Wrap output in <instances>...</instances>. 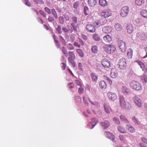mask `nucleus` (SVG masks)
I'll return each mask as SVG.
<instances>
[{
	"label": "nucleus",
	"mask_w": 147,
	"mask_h": 147,
	"mask_svg": "<svg viewBox=\"0 0 147 147\" xmlns=\"http://www.w3.org/2000/svg\"><path fill=\"white\" fill-rule=\"evenodd\" d=\"M71 19L73 20V22L71 24V25L75 31H77V28L75 25V24L77 23V18L74 16H73L72 17Z\"/></svg>",
	"instance_id": "obj_15"
},
{
	"label": "nucleus",
	"mask_w": 147,
	"mask_h": 147,
	"mask_svg": "<svg viewBox=\"0 0 147 147\" xmlns=\"http://www.w3.org/2000/svg\"><path fill=\"white\" fill-rule=\"evenodd\" d=\"M114 27L115 29L117 31H121L122 30L121 25L118 23H115Z\"/></svg>",
	"instance_id": "obj_31"
},
{
	"label": "nucleus",
	"mask_w": 147,
	"mask_h": 147,
	"mask_svg": "<svg viewBox=\"0 0 147 147\" xmlns=\"http://www.w3.org/2000/svg\"><path fill=\"white\" fill-rule=\"evenodd\" d=\"M84 14L86 15H88L89 12L88 7L86 6H84Z\"/></svg>",
	"instance_id": "obj_47"
},
{
	"label": "nucleus",
	"mask_w": 147,
	"mask_h": 147,
	"mask_svg": "<svg viewBox=\"0 0 147 147\" xmlns=\"http://www.w3.org/2000/svg\"><path fill=\"white\" fill-rule=\"evenodd\" d=\"M39 12L44 17H46V14L45 13V12L42 10H40Z\"/></svg>",
	"instance_id": "obj_61"
},
{
	"label": "nucleus",
	"mask_w": 147,
	"mask_h": 147,
	"mask_svg": "<svg viewBox=\"0 0 147 147\" xmlns=\"http://www.w3.org/2000/svg\"><path fill=\"white\" fill-rule=\"evenodd\" d=\"M89 4L92 7L94 6L96 4V0H88Z\"/></svg>",
	"instance_id": "obj_33"
},
{
	"label": "nucleus",
	"mask_w": 147,
	"mask_h": 147,
	"mask_svg": "<svg viewBox=\"0 0 147 147\" xmlns=\"http://www.w3.org/2000/svg\"><path fill=\"white\" fill-rule=\"evenodd\" d=\"M120 118L121 120L126 123H128V121L126 117L123 115H121L120 116Z\"/></svg>",
	"instance_id": "obj_39"
},
{
	"label": "nucleus",
	"mask_w": 147,
	"mask_h": 147,
	"mask_svg": "<svg viewBox=\"0 0 147 147\" xmlns=\"http://www.w3.org/2000/svg\"><path fill=\"white\" fill-rule=\"evenodd\" d=\"M133 55V50L131 49H129L127 51V56L129 59H131Z\"/></svg>",
	"instance_id": "obj_32"
},
{
	"label": "nucleus",
	"mask_w": 147,
	"mask_h": 147,
	"mask_svg": "<svg viewBox=\"0 0 147 147\" xmlns=\"http://www.w3.org/2000/svg\"><path fill=\"white\" fill-rule=\"evenodd\" d=\"M134 102L138 107H141L142 106V100L138 96H135L133 98Z\"/></svg>",
	"instance_id": "obj_6"
},
{
	"label": "nucleus",
	"mask_w": 147,
	"mask_h": 147,
	"mask_svg": "<svg viewBox=\"0 0 147 147\" xmlns=\"http://www.w3.org/2000/svg\"><path fill=\"white\" fill-rule=\"evenodd\" d=\"M84 88L82 87H80L78 89V92L80 93H81L84 90Z\"/></svg>",
	"instance_id": "obj_62"
},
{
	"label": "nucleus",
	"mask_w": 147,
	"mask_h": 147,
	"mask_svg": "<svg viewBox=\"0 0 147 147\" xmlns=\"http://www.w3.org/2000/svg\"><path fill=\"white\" fill-rule=\"evenodd\" d=\"M76 84L80 86H82V84L81 83V82L78 80H76Z\"/></svg>",
	"instance_id": "obj_63"
},
{
	"label": "nucleus",
	"mask_w": 147,
	"mask_h": 147,
	"mask_svg": "<svg viewBox=\"0 0 147 147\" xmlns=\"http://www.w3.org/2000/svg\"><path fill=\"white\" fill-rule=\"evenodd\" d=\"M135 62L137 63L140 66L141 68L142 69V70L143 71H144L145 65L144 63H143L141 61L139 60L136 61Z\"/></svg>",
	"instance_id": "obj_29"
},
{
	"label": "nucleus",
	"mask_w": 147,
	"mask_h": 147,
	"mask_svg": "<svg viewBox=\"0 0 147 147\" xmlns=\"http://www.w3.org/2000/svg\"><path fill=\"white\" fill-rule=\"evenodd\" d=\"M119 138L121 141H124L125 140V137L123 135H120L119 136Z\"/></svg>",
	"instance_id": "obj_54"
},
{
	"label": "nucleus",
	"mask_w": 147,
	"mask_h": 147,
	"mask_svg": "<svg viewBox=\"0 0 147 147\" xmlns=\"http://www.w3.org/2000/svg\"><path fill=\"white\" fill-rule=\"evenodd\" d=\"M104 107L105 112L107 113H109L111 109L109 107V104L108 103H105L104 105Z\"/></svg>",
	"instance_id": "obj_24"
},
{
	"label": "nucleus",
	"mask_w": 147,
	"mask_h": 147,
	"mask_svg": "<svg viewBox=\"0 0 147 147\" xmlns=\"http://www.w3.org/2000/svg\"><path fill=\"white\" fill-rule=\"evenodd\" d=\"M97 122L98 121L96 119H92L91 120V122L89 123L87 126L89 128L92 129L95 126Z\"/></svg>",
	"instance_id": "obj_12"
},
{
	"label": "nucleus",
	"mask_w": 147,
	"mask_h": 147,
	"mask_svg": "<svg viewBox=\"0 0 147 147\" xmlns=\"http://www.w3.org/2000/svg\"><path fill=\"white\" fill-rule=\"evenodd\" d=\"M61 68L63 70H64L65 69L66 66V64L64 63H61Z\"/></svg>",
	"instance_id": "obj_58"
},
{
	"label": "nucleus",
	"mask_w": 147,
	"mask_h": 147,
	"mask_svg": "<svg viewBox=\"0 0 147 147\" xmlns=\"http://www.w3.org/2000/svg\"><path fill=\"white\" fill-rule=\"evenodd\" d=\"M121 89L122 92L124 94L129 95L130 93L129 90L127 88L126 86H123L121 87Z\"/></svg>",
	"instance_id": "obj_19"
},
{
	"label": "nucleus",
	"mask_w": 147,
	"mask_h": 147,
	"mask_svg": "<svg viewBox=\"0 0 147 147\" xmlns=\"http://www.w3.org/2000/svg\"><path fill=\"white\" fill-rule=\"evenodd\" d=\"M45 10L49 14H51V12L50 9L47 7H45Z\"/></svg>",
	"instance_id": "obj_57"
},
{
	"label": "nucleus",
	"mask_w": 147,
	"mask_h": 147,
	"mask_svg": "<svg viewBox=\"0 0 147 147\" xmlns=\"http://www.w3.org/2000/svg\"><path fill=\"white\" fill-rule=\"evenodd\" d=\"M141 15L144 18H147V11L143 10H142L141 12Z\"/></svg>",
	"instance_id": "obj_40"
},
{
	"label": "nucleus",
	"mask_w": 147,
	"mask_h": 147,
	"mask_svg": "<svg viewBox=\"0 0 147 147\" xmlns=\"http://www.w3.org/2000/svg\"><path fill=\"white\" fill-rule=\"evenodd\" d=\"M67 49L69 50H73L74 49V47L70 43L67 44Z\"/></svg>",
	"instance_id": "obj_46"
},
{
	"label": "nucleus",
	"mask_w": 147,
	"mask_h": 147,
	"mask_svg": "<svg viewBox=\"0 0 147 147\" xmlns=\"http://www.w3.org/2000/svg\"><path fill=\"white\" fill-rule=\"evenodd\" d=\"M104 77L105 79L108 81L109 83L111 85L112 84V81L109 78L105 76H104Z\"/></svg>",
	"instance_id": "obj_49"
},
{
	"label": "nucleus",
	"mask_w": 147,
	"mask_h": 147,
	"mask_svg": "<svg viewBox=\"0 0 147 147\" xmlns=\"http://www.w3.org/2000/svg\"><path fill=\"white\" fill-rule=\"evenodd\" d=\"M118 76V72L116 69L112 68L111 71L110 76L113 78H116Z\"/></svg>",
	"instance_id": "obj_14"
},
{
	"label": "nucleus",
	"mask_w": 147,
	"mask_h": 147,
	"mask_svg": "<svg viewBox=\"0 0 147 147\" xmlns=\"http://www.w3.org/2000/svg\"><path fill=\"white\" fill-rule=\"evenodd\" d=\"M113 120L115 123L118 125L120 123L119 119L116 117H114L113 118Z\"/></svg>",
	"instance_id": "obj_45"
},
{
	"label": "nucleus",
	"mask_w": 147,
	"mask_h": 147,
	"mask_svg": "<svg viewBox=\"0 0 147 147\" xmlns=\"http://www.w3.org/2000/svg\"><path fill=\"white\" fill-rule=\"evenodd\" d=\"M57 31H58V32L59 34H61V27L59 26H58V28H57Z\"/></svg>",
	"instance_id": "obj_60"
},
{
	"label": "nucleus",
	"mask_w": 147,
	"mask_h": 147,
	"mask_svg": "<svg viewBox=\"0 0 147 147\" xmlns=\"http://www.w3.org/2000/svg\"><path fill=\"white\" fill-rule=\"evenodd\" d=\"M68 53L69 54L70 56L68 58V60L70 61H71L74 60L75 59V57L73 52L72 51H69Z\"/></svg>",
	"instance_id": "obj_25"
},
{
	"label": "nucleus",
	"mask_w": 147,
	"mask_h": 147,
	"mask_svg": "<svg viewBox=\"0 0 147 147\" xmlns=\"http://www.w3.org/2000/svg\"><path fill=\"white\" fill-rule=\"evenodd\" d=\"M132 119L135 123L138 125L140 124V122L138 121V119L135 117H133L132 118Z\"/></svg>",
	"instance_id": "obj_41"
},
{
	"label": "nucleus",
	"mask_w": 147,
	"mask_h": 147,
	"mask_svg": "<svg viewBox=\"0 0 147 147\" xmlns=\"http://www.w3.org/2000/svg\"><path fill=\"white\" fill-rule=\"evenodd\" d=\"M51 12L52 14L53 15L54 17L57 19L58 18V16L57 15V13L55 10L54 9H52L51 10Z\"/></svg>",
	"instance_id": "obj_44"
},
{
	"label": "nucleus",
	"mask_w": 147,
	"mask_h": 147,
	"mask_svg": "<svg viewBox=\"0 0 147 147\" xmlns=\"http://www.w3.org/2000/svg\"><path fill=\"white\" fill-rule=\"evenodd\" d=\"M103 40L107 43H110L112 40V38L111 36L109 35H107L103 37Z\"/></svg>",
	"instance_id": "obj_21"
},
{
	"label": "nucleus",
	"mask_w": 147,
	"mask_h": 147,
	"mask_svg": "<svg viewBox=\"0 0 147 147\" xmlns=\"http://www.w3.org/2000/svg\"><path fill=\"white\" fill-rule=\"evenodd\" d=\"M126 128L130 132L134 133L135 131L134 128L130 125H127Z\"/></svg>",
	"instance_id": "obj_30"
},
{
	"label": "nucleus",
	"mask_w": 147,
	"mask_h": 147,
	"mask_svg": "<svg viewBox=\"0 0 147 147\" xmlns=\"http://www.w3.org/2000/svg\"><path fill=\"white\" fill-rule=\"evenodd\" d=\"M23 2L27 6L30 7V4L29 1L28 0H23Z\"/></svg>",
	"instance_id": "obj_51"
},
{
	"label": "nucleus",
	"mask_w": 147,
	"mask_h": 147,
	"mask_svg": "<svg viewBox=\"0 0 147 147\" xmlns=\"http://www.w3.org/2000/svg\"><path fill=\"white\" fill-rule=\"evenodd\" d=\"M61 50L62 52L65 56L66 57H67L68 56V52L65 48L64 47H63L61 48Z\"/></svg>",
	"instance_id": "obj_38"
},
{
	"label": "nucleus",
	"mask_w": 147,
	"mask_h": 147,
	"mask_svg": "<svg viewBox=\"0 0 147 147\" xmlns=\"http://www.w3.org/2000/svg\"><path fill=\"white\" fill-rule=\"evenodd\" d=\"M107 96L109 100L112 101L116 100L117 98V95L115 93L109 92L107 94Z\"/></svg>",
	"instance_id": "obj_8"
},
{
	"label": "nucleus",
	"mask_w": 147,
	"mask_h": 147,
	"mask_svg": "<svg viewBox=\"0 0 147 147\" xmlns=\"http://www.w3.org/2000/svg\"><path fill=\"white\" fill-rule=\"evenodd\" d=\"M117 65L121 69L123 70L125 69L127 66V63L125 59L123 58L120 59L118 62Z\"/></svg>",
	"instance_id": "obj_4"
},
{
	"label": "nucleus",
	"mask_w": 147,
	"mask_h": 147,
	"mask_svg": "<svg viewBox=\"0 0 147 147\" xmlns=\"http://www.w3.org/2000/svg\"><path fill=\"white\" fill-rule=\"evenodd\" d=\"M144 3V0H136L135 1L136 5L139 6H141Z\"/></svg>",
	"instance_id": "obj_35"
},
{
	"label": "nucleus",
	"mask_w": 147,
	"mask_h": 147,
	"mask_svg": "<svg viewBox=\"0 0 147 147\" xmlns=\"http://www.w3.org/2000/svg\"><path fill=\"white\" fill-rule=\"evenodd\" d=\"M104 51L108 54H112L116 51V48L114 45H105L103 47Z\"/></svg>",
	"instance_id": "obj_3"
},
{
	"label": "nucleus",
	"mask_w": 147,
	"mask_h": 147,
	"mask_svg": "<svg viewBox=\"0 0 147 147\" xmlns=\"http://www.w3.org/2000/svg\"><path fill=\"white\" fill-rule=\"evenodd\" d=\"M92 38L94 40L97 41H99L100 40V38L99 35L96 33L93 34Z\"/></svg>",
	"instance_id": "obj_27"
},
{
	"label": "nucleus",
	"mask_w": 147,
	"mask_h": 147,
	"mask_svg": "<svg viewBox=\"0 0 147 147\" xmlns=\"http://www.w3.org/2000/svg\"><path fill=\"white\" fill-rule=\"evenodd\" d=\"M86 29L87 31L93 33L95 31V28L93 25L89 24L86 26Z\"/></svg>",
	"instance_id": "obj_13"
},
{
	"label": "nucleus",
	"mask_w": 147,
	"mask_h": 147,
	"mask_svg": "<svg viewBox=\"0 0 147 147\" xmlns=\"http://www.w3.org/2000/svg\"><path fill=\"white\" fill-rule=\"evenodd\" d=\"M112 30V28L111 26H106L102 28V31L105 33H109L111 32Z\"/></svg>",
	"instance_id": "obj_20"
},
{
	"label": "nucleus",
	"mask_w": 147,
	"mask_h": 147,
	"mask_svg": "<svg viewBox=\"0 0 147 147\" xmlns=\"http://www.w3.org/2000/svg\"><path fill=\"white\" fill-rule=\"evenodd\" d=\"M117 129L119 132L123 133H125L126 132L125 129L121 126H118Z\"/></svg>",
	"instance_id": "obj_36"
},
{
	"label": "nucleus",
	"mask_w": 147,
	"mask_h": 147,
	"mask_svg": "<svg viewBox=\"0 0 147 147\" xmlns=\"http://www.w3.org/2000/svg\"><path fill=\"white\" fill-rule=\"evenodd\" d=\"M107 84L104 80H102L99 82V86L102 89H105L107 87Z\"/></svg>",
	"instance_id": "obj_17"
},
{
	"label": "nucleus",
	"mask_w": 147,
	"mask_h": 147,
	"mask_svg": "<svg viewBox=\"0 0 147 147\" xmlns=\"http://www.w3.org/2000/svg\"><path fill=\"white\" fill-rule=\"evenodd\" d=\"M76 51L79 54V55L81 57H82L84 56V53L82 50L80 49H78L76 50Z\"/></svg>",
	"instance_id": "obj_42"
},
{
	"label": "nucleus",
	"mask_w": 147,
	"mask_h": 147,
	"mask_svg": "<svg viewBox=\"0 0 147 147\" xmlns=\"http://www.w3.org/2000/svg\"><path fill=\"white\" fill-rule=\"evenodd\" d=\"M100 125L104 129H106L109 127L110 125L109 123L107 121L100 123Z\"/></svg>",
	"instance_id": "obj_22"
},
{
	"label": "nucleus",
	"mask_w": 147,
	"mask_h": 147,
	"mask_svg": "<svg viewBox=\"0 0 147 147\" xmlns=\"http://www.w3.org/2000/svg\"><path fill=\"white\" fill-rule=\"evenodd\" d=\"M90 76L92 81L94 82H96L98 79V76L97 74L94 73H92Z\"/></svg>",
	"instance_id": "obj_26"
},
{
	"label": "nucleus",
	"mask_w": 147,
	"mask_h": 147,
	"mask_svg": "<svg viewBox=\"0 0 147 147\" xmlns=\"http://www.w3.org/2000/svg\"><path fill=\"white\" fill-rule=\"evenodd\" d=\"M60 23L61 24H63L64 22V19L62 16H60L59 18Z\"/></svg>",
	"instance_id": "obj_53"
},
{
	"label": "nucleus",
	"mask_w": 147,
	"mask_h": 147,
	"mask_svg": "<svg viewBox=\"0 0 147 147\" xmlns=\"http://www.w3.org/2000/svg\"><path fill=\"white\" fill-rule=\"evenodd\" d=\"M99 3L102 7L106 6L107 5V3L106 0H99Z\"/></svg>",
	"instance_id": "obj_34"
},
{
	"label": "nucleus",
	"mask_w": 147,
	"mask_h": 147,
	"mask_svg": "<svg viewBox=\"0 0 147 147\" xmlns=\"http://www.w3.org/2000/svg\"><path fill=\"white\" fill-rule=\"evenodd\" d=\"M129 12V9L127 6H124L122 7L120 11V15L122 17H126Z\"/></svg>",
	"instance_id": "obj_5"
},
{
	"label": "nucleus",
	"mask_w": 147,
	"mask_h": 147,
	"mask_svg": "<svg viewBox=\"0 0 147 147\" xmlns=\"http://www.w3.org/2000/svg\"><path fill=\"white\" fill-rule=\"evenodd\" d=\"M68 86L69 88H73L74 87V84L73 83H69L68 84Z\"/></svg>",
	"instance_id": "obj_55"
},
{
	"label": "nucleus",
	"mask_w": 147,
	"mask_h": 147,
	"mask_svg": "<svg viewBox=\"0 0 147 147\" xmlns=\"http://www.w3.org/2000/svg\"><path fill=\"white\" fill-rule=\"evenodd\" d=\"M89 100L91 104L96 106L97 107H99L100 106V104L97 101H91L90 98H89Z\"/></svg>",
	"instance_id": "obj_37"
},
{
	"label": "nucleus",
	"mask_w": 147,
	"mask_h": 147,
	"mask_svg": "<svg viewBox=\"0 0 147 147\" xmlns=\"http://www.w3.org/2000/svg\"><path fill=\"white\" fill-rule=\"evenodd\" d=\"M141 140L142 142L147 144V139L145 138H142Z\"/></svg>",
	"instance_id": "obj_64"
},
{
	"label": "nucleus",
	"mask_w": 147,
	"mask_h": 147,
	"mask_svg": "<svg viewBox=\"0 0 147 147\" xmlns=\"http://www.w3.org/2000/svg\"><path fill=\"white\" fill-rule=\"evenodd\" d=\"M134 27L131 24H128L126 26V31L129 34H131L133 32Z\"/></svg>",
	"instance_id": "obj_18"
},
{
	"label": "nucleus",
	"mask_w": 147,
	"mask_h": 147,
	"mask_svg": "<svg viewBox=\"0 0 147 147\" xmlns=\"http://www.w3.org/2000/svg\"><path fill=\"white\" fill-rule=\"evenodd\" d=\"M92 51L94 53H97L98 51L97 48L96 46H94L91 48Z\"/></svg>",
	"instance_id": "obj_43"
},
{
	"label": "nucleus",
	"mask_w": 147,
	"mask_h": 147,
	"mask_svg": "<svg viewBox=\"0 0 147 147\" xmlns=\"http://www.w3.org/2000/svg\"><path fill=\"white\" fill-rule=\"evenodd\" d=\"M79 5V2L78 1H76L74 4V8L75 9H76L78 7Z\"/></svg>",
	"instance_id": "obj_50"
},
{
	"label": "nucleus",
	"mask_w": 147,
	"mask_h": 147,
	"mask_svg": "<svg viewBox=\"0 0 147 147\" xmlns=\"http://www.w3.org/2000/svg\"><path fill=\"white\" fill-rule=\"evenodd\" d=\"M119 98L120 106L122 109L128 110L131 109V105L128 102L125 101L123 96L119 95Z\"/></svg>",
	"instance_id": "obj_1"
},
{
	"label": "nucleus",
	"mask_w": 147,
	"mask_h": 147,
	"mask_svg": "<svg viewBox=\"0 0 147 147\" xmlns=\"http://www.w3.org/2000/svg\"><path fill=\"white\" fill-rule=\"evenodd\" d=\"M140 81L143 83L147 82V76L146 75L143 74L140 77Z\"/></svg>",
	"instance_id": "obj_23"
},
{
	"label": "nucleus",
	"mask_w": 147,
	"mask_h": 147,
	"mask_svg": "<svg viewBox=\"0 0 147 147\" xmlns=\"http://www.w3.org/2000/svg\"><path fill=\"white\" fill-rule=\"evenodd\" d=\"M136 24L138 26H142L144 23L143 20L140 18L137 19L136 20Z\"/></svg>",
	"instance_id": "obj_28"
},
{
	"label": "nucleus",
	"mask_w": 147,
	"mask_h": 147,
	"mask_svg": "<svg viewBox=\"0 0 147 147\" xmlns=\"http://www.w3.org/2000/svg\"><path fill=\"white\" fill-rule=\"evenodd\" d=\"M105 134L107 138L114 141L115 138V137L112 133L109 131H107L105 132Z\"/></svg>",
	"instance_id": "obj_16"
},
{
	"label": "nucleus",
	"mask_w": 147,
	"mask_h": 147,
	"mask_svg": "<svg viewBox=\"0 0 147 147\" xmlns=\"http://www.w3.org/2000/svg\"><path fill=\"white\" fill-rule=\"evenodd\" d=\"M83 101L85 103V104L86 105H88V101L86 100V98L85 96H84L83 97Z\"/></svg>",
	"instance_id": "obj_59"
},
{
	"label": "nucleus",
	"mask_w": 147,
	"mask_h": 147,
	"mask_svg": "<svg viewBox=\"0 0 147 147\" xmlns=\"http://www.w3.org/2000/svg\"><path fill=\"white\" fill-rule=\"evenodd\" d=\"M35 3L37 4H42L44 3L43 0H34Z\"/></svg>",
	"instance_id": "obj_48"
},
{
	"label": "nucleus",
	"mask_w": 147,
	"mask_h": 147,
	"mask_svg": "<svg viewBox=\"0 0 147 147\" xmlns=\"http://www.w3.org/2000/svg\"><path fill=\"white\" fill-rule=\"evenodd\" d=\"M138 38L142 40H145L147 39V33L144 32H138L136 34Z\"/></svg>",
	"instance_id": "obj_10"
},
{
	"label": "nucleus",
	"mask_w": 147,
	"mask_h": 147,
	"mask_svg": "<svg viewBox=\"0 0 147 147\" xmlns=\"http://www.w3.org/2000/svg\"><path fill=\"white\" fill-rule=\"evenodd\" d=\"M111 15V11L109 9H105L100 12L101 16L104 18H108Z\"/></svg>",
	"instance_id": "obj_9"
},
{
	"label": "nucleus",
	"mask_w": 147,
	"mask_h": 147,
	"mask_svg": "<svg viewBox=\"0 0 147 147\" xmlns=\"http://www.w3.org/2000/svg\"><path fill=\"white\" fill-rule=\"evenodd\" d=\"M118 46L120 51L123 53L125 52L126 47L125 42L124 41L122 40H119Z\"/></svg>",
	"instance_id": "obj_7"
},
{
	"label": "nucleus",
	"mask_w": 147,
	"mask_h": 147,
	"mask_svg": "<svg viewBox=\"0 0 147 147\" xmlns=\"http://www.w3.org/2000/svg\"><path fill=\"white\" fill-rule=\"evenodd\" d=\"M130 87L133 89L139 91L142 89V86L141 84L138 82L133 81L129 84Z\"/></svg>",
	"instance_id": "obj_2"
},
{
	"label": "nucleus",
	"mask_w": 147,
	"mask_h": 147,
	"mask_svg": "<svg viewBox=\"0 0 147 147\" xmlns=\"http://www.w3.org/2000/svg\"><path fill=\"white\" fill-rule=\"evenodd\" d=\"M53 36V38H54L55 42L56 44H57L58 47H59V43L58 41L56 39V37H55V35H54Z\"/></svg>",
	"instance_id": "obj_56"
},
{
	"label": "nucleus",
	"mask_w": 147,
	"mask_h": 147,
	"mask_svg": "<svg viewBox=\"0 0 147 147\" xmlns=\"http://www.w3.org/2000/svg\"><path fill=\"white\" fill-rule=\"evenodd\" d=\"M78 66L79 69L80 70L82 71H83L84 69L83 68L82 65L80 63H79Z\"/></svg>",
	"instance_id": "obj_52"
},
{
	"label": "nucleus",
	"mask_w": 147,
	"mask_h": 147,
	"mask_svg": "<svg viewBox=\"0 0 147 147\" xmlns=\"http://www.w3.org/2000/svg\"><path fill=\"white\" fill-rule=\"evenodd\" d=\"M101 63L103 67L105 68H109L110 67V62L107 59H103L101 61Z\"/></svg>",
	"instance_id": "obj_11"
}]
</instances>
